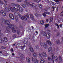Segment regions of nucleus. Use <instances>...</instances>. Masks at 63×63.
Here are the masks:
<instances>
[{
  "mask_svg": "<svg viewBox=\"0 0 63 63\" xmlns=\"http://www.w3.org/2000/svg\"><path fill=\"white\" fill-rule=\"evenodd\" d=\"M12 4L13 6H16L17 8V9L15 8V7L12 8V7H10V9L12 12H15L14 10L16 11H18L20 12H23V9H22V8H19V5L15 4ZM13 9H14V10H13Z\"/></svg>",
  "mask_w": 63,
  "mask_h": 63,
  "instance_id": "obj_1",
  "label": "nucleus"
},
{
  "mask_svg": "<svg viewBox=\"0 0 63 63\" xmlns=\"http://www.w3.org/2000/svg\"><path fill=\"white\" fill-rule=\"evenodd\" d=\"M38 55L40 58V63H45V61L43 58L44 57H47V54H46V53L45 52H43L42 53H39Z\"/></svg>",
  "mask_w": 63,
  "mask_h": 63,
  "instance_id": "obj_2",
  "label": "nucleus"
},
{
  "mask_svg": "<svg viewBox=\"0 0 63 63\" xmlns=\"http://www.w3.org/2000/svg\"><path fill=\"white\" fill-rule=\"evenodd\" d=\"M14 15L15 16H19L20 18L22 20H24V18L25 20H27V17H29L28 16H27V15H24L23 16V17L22 15H20V14L18 12H15L14 13Z\"/></svg>",
  "mask_w": 63,
  "mask_h": 63,
  "instance_id": "obj_3",
  "label": "nucleus"
},
{
  "mask_svg": "<svg viewBox=\"0 0 63 63\" xmlns=\"http://www.w3.org/2000/svg\"><path fill=\"white\" fill-rule=\"evenodd\" d=\"M32 56L34 57V58L33 59V58L32 57V62H34V63H39L37 59V56L36 53H33V54Z\"/></svg>",
  "mask_w": 63,
  "mask_h": 63,
  "instance_id": "obj_4",
  "label": "nucleus"
},
{
  "mask_svg": "<svg viewBox=\"0 0 63 63\" xmlns=\"http://www.w3.org/2000/svg\"><path fill=\"white\" fill-rule=\"evenodd\" d=\"M52 59L50 57L48 58V60L50 61H51L52 60L54 63L53 60H54L56 62H57V61H58V59H57V57L56 56H55L53 57V54L52 53Z\"/></svg>",
  "mask_w": 63,
  "mask_h": 63,
  "instance_id": "obj_5",
  "label": "nucleus"
},
{
  "mask_svg": "<svg viewBox=\"0 0 63 63\" xmlns=\"http://www.w3.org/2000/svg\"><path fill=\"white\" fill-rule=\"evenodd\" d=\"M2 21L3 23L5 24H7L9 28L11 27V25L10 24V22L8 20H6V21L4 19H2Z\"/></svg>",
  "mask_w": 63,
  "mask_h": 63,
  "instance_id": "obj_6",
  "label": "nucleus"
},
{
  "mask_svg": "<svg viewBox=\"0 0 63 63\" xmlns=\"http://www.w3.org/2000/svg\"><path fill=\"white\" fill-rule=\"evenodd\" d=\"M8 41L7 38H3L2 39V38H0V43H1L3 42H7Z\"/></svg>",
  "mask_w": 63,
  "mask_h": 63,
  "instance_id": "obj_7",
  "label": "nucleus"
},
{
  "mask_svg": "<svg viewBox=\"0 0 63 63\" xmlns=\"http://www.w3.org/2000/svg\"><path fill=\"white\" fill-rule=\"evenodd\" d=\"M1 14H2V15L3 16H5L7 14L6 12H3V11L2 10H1L0 11V15H1Z\"/></svg>",
  "mask_w": 63,
  "mask_h": 63,
  "instance_id": "obj_8",
  "label": "nucleus"
},
{
  "mask_svg": "<svg viewBox=\"0 0 63 63\" xmlns=\"http://www.w3.org/2000/svg\"><path fill=\"white\" fill-rule=\"evenodd\" d=\"M47 38L48 39H49L50 38V34L49 32H47V35L46 36Z\"/></svg>",
  "mask_w": 63,
  "mask_h": 63,
  "instance_id": "obj_9",
  "label": "nucleus"
},
{
  "mask_svg": "<svg viewBox=\"0 0 63 63\" xmlns=\"http://www.w3.org/2000/svg\"><path fill=\"white\" fill-rule=\"evenodd\" d=\"M9 16L10 17L11 19H13L14 20V19H15V18L14 17V16L13 15V14H9Z\"/></svg>",
  "mask_w": 63,
  "mask_h": 63,
  "instance_id": "obj_10",
  "label": "nucleus"
},
{
  "mask_svg": "<svg viewBox=\"0 0 63 63\" xmlns=\"http://www.w3.org/2000/svg\"><path fill=\"white\" fill-rule=\"evenodd\" d=\"M52 52V49L51 47H49L48 49V52H50V53H51Z\"/></svg>",
  "mask_w": 63,
  "mask_h": 63,
  "instance_id": "obj_11",
  "label": "nucleus"
},
{
  "mask_svg": "<svg viewBox=\"0 0 63 63\" xmlns=\"http://www.w3.org/2000/svg\"><path fill=\"white\" fill-rule=\"evenodd\" d=\"M46 42L49 45H52V43L49 40H47L46 41Z\"/></svg>",
  "mask_w": 63,
  "mask_h": 63,
  "instance_id": "obj_12",
  "label": "nucleus"
},
{
  "mask_svg": "<svg viewBox=\"0 0 63 63\" xmlns=\"http://www.w3.org/2000/svg\"><path fill=\"white\" fill-rule=\"evenodd\" d=\"M17 33L18 35V37H21V33H20V32L19 31H17Z\"/></svg>",
  "mask_w": 63,
  "mask_h": 63,
  "instance_id": "obj_13",
  "label": "nucleus"
},
{
  "mask_svg": "<svg viewBox=\"0 0 63 63\" xmlns=\"http://www.w3.org/2000/svg\"><path fill=\"white\" fill-rule=\"evenodd\" d=\"M26 61L29 63L30 62V59L29 57H27L26 58Z\"/></svg>",
  "mask_w": 63,
  "mask_h": 63,
  "instance_id": "obj_14",
  "label": "nucleus"
},
{
  "mask_svg": "<svg viewBox=\"0 0 63 63\" xmlns=\"http://www.w3.org/2000/svg\"><path fill=\"white\" fill-rule=\"evenodd\" d=\"M43 47L44 48H47V45L46 43H45L44 45L43 46Z\"/></svg>",
  "mask_w": 63,
  "mask_h": 63,
  "instance_id": "obj_15",
  "label": "nucleus"
},
{
  "mask_svg": "<svg viewBox=\"0 0 63 63\" xmlns=\"http://www.w3.org/2000/svg\"><path fill=\"white\" fill-rule=\"evenodd\" d=\"M29 4L31 6H32V7H36L37 6V5L35 4H34V3H32V5L30 3Z\"/></svg>",
  "mask_w": 63,
  "mask_h": 63,
  "instance_id": "obj_16",
  "label": "nucleus"
},
{
  "mask_svg": "<svg viewBox=\"0 0 63 63\" xmlns=\"http://www.w3.org/2000/svg\"><path fill=\"white\" fill-rule=\"evenodd\" d=\"M12 30L13 32H14V33H15V32H16V29L14 28H12Z\"/></svg>",
  "mask_w": 63,
  "mask_h": 63,
  "instance_id": "obj_17",
  "label": "nucleus"
},
{
  "mask_svg": "<svg viewBox=\"0 0 63 63\" xmlns=\"http://www.w3.org/2000/svg\"><path fill=\"white\" fill-rule=\"evenodd\" d=\"M30 49L31 51L32 52H33L34 51V50H33V48H32V47H30Z\"/></svg>",
  "mask_w": 63,
  "mask_h": 63,
  "instance_id": "obj_18",
  "label": "nucleus"
},
{
  "mask_svg": "<svg viewBox=\"0 0 63 63\" xmlns=\"http://www.w3.org/2000/svg\"><path fill=\"white\" fill-rule=\"evenodd\" d=\"M9 9L10 8H9V7H7L4 10H5V11L7 10V11H9Z\"/></svg>",
  "mask_w": 63,
  "mask_h": 63,
  "instance_id": "obj_19",
  "label": "nucleus"
},
{
  "mask_svg": "<svg viewBox=\"0 0 63 63\" xmlns=\"http://www.w3.org/2000/svg\"><path fill=\"white\" fill-rule=\"evenodd\" d=\"M30 17L31 19H34V16H33V15L31 14L30 15Z\"/></svg>",
  "mask_w": 63,
  "mask_h": 63,
  "instance_id": "obj_20",
  "label": "nucleus"
},
{
  "mask_svg": "<svg viewBox=\"0 0 63 63\" xmlns=\"http://www.w3.org/2000/svg\"><path fill=\"white\" fill-rule=\"evenodd\" d=\"M40 23L41 24H42V25H43L44 24V20H40Z\"/></svg>",
  "mask_w": 63,
  "mask_h": 63,
  "instance_id": "obj_21",
  "label": "nucleus"
},
{
  "mask_svg": "<svg viewBox=\"0 0 63 63\" xmlns=\"http://www.w3.org/2000/svg\"><path fill=\"white\" fill-rule=\"evenodd\" d=\"M42 34L44 36H47V34H46V33L44 32H43Z\"/></svg>",
  "mask_w": 63,
  "mask_h": 63,
  "instance_id": "obj_22",
  "label": "nucleus"
},
{
  "mask_svg": "<svg viewBox=\"0 0 63 63\" xmlns=\"http://www.w3.org/2000/svg\"><path fill=\"white\" fill-rule=\"evenodd\" d=\"M33 1L37 2V3H39L40 1V0H32Z\"/></svg>",
  "mask_w": 63,
  "mask_h": 63,
  "instance_id": "obj_23",
  "label": "nucleus"
},
{
  "mask_svg": "<svg viewBox=\"0 0 63 63\" xmlns=\"http://www.w3.org/2000/svg\"><path fill=\"white\" fill-rule=\"evenodd\" d=\"M56 43L58 44H60V41H59V40H57L56 41Z\"/></svg>",
  "mask_w": 63,
  "mask_h": 63,
  "instance_id": "obj_24",
  "label": "nucleus"
},
{
  "mask_svg": "<svg viewBox=\"0 0 63 63\" xmlns=\"http://www.w3.org/2000/svg\"><path fill=\"white\" fill-rule=\"evenodd\" d=\"M22 6L23 8H25L26 7V5L25 4H23L22 5Z\"/></svg>",
  "mask_w": 63,
  "mask_h": 63,
  "instance_id": "obj_25",
  "label": "nucleus"
},
{
  "mask_svg": "<svg viewBox=\"0 0 63 63\" xmlns=\"http://www.w3.org/2000/svg\"><path fill=\"white\" fill-rule=\"evenodd\" d=\"M44 44L45 43L44 42H42L40 43V45L42 46V47L43 46L44 47Z\"/></svg>",
  "mask_w": 63,
  "mask_h": 63,
  "instance_id": "obj_26",
  "label": "nucleus"
},
{
  "mask_svg": "<svg viewBox=\"0 0 63 63\" xmlns=\"http://www.w3.org/2000/svg\"><path fill=\"white\" fill-rule=\"evenodd\" d=\"M34 15L35 16H36V17H38V16H39V15L37 13H36L34 14Z\"/></svg>",
  "mask_w": 63,
  "mask_h": 63,
  "instance_id": "obj_27",
  "label": "nucleus"
},
{
  "mask_svg": "<svg viewBox=\"0 0 63 63\" xmlns=\"http://www.w3.org/2000/svg\"><path fill=\"white\" fill-rule=\"evenodd\" d=\"M53 19V17H50V22H51V21H52V19Z\"/></svg>",
  "mask_w": 63,
  "mask_h": 63,
  "instance_id": "obj_28",
  "label": "nucleus"
},
{
  "mask_svg": "<svg viewBox=\"0 0 63 63\" xmlns=\"http://www.w3.org/2000/svg\"><path fill=\"white\" fill-rule=\"evenodd\" d=\"M48 25H49V24H46L45 25V28H47V27H48Z\"/></svg>",
  "mask_w": 63,
  "mask_h": 63,
  "instance_id": "obj_29",
  "label": "nucleus"
},
{
  "mask_svg": "<svg viewBox=\"0 0 63 63\" xmlns=\"http://www.w3.org/2000/svg\"><path fill=\"white\" fill-rule=\"evenodd\" d=\"M44 13L46 14H47V15H49V14H50V12H44Z\"/></svg>",
  "mask_w": 63,
  "mask_h": 63,
  "instance_id": "obj_30",
  "label": "nucleus"
},
{
  "mask_svg": "<svg viewBox=\"0 0 63 63\" xmlns=\"http://www.w3.org/2000/svg\"><path fill=\"white\" fill-rule=\"evenodd\" d=\"M24 47H25V45L24 46H23L21 47V48L22 49H23L24 48Z\"/></svg>",
  "mask_w": 63,
  "mask_h": 63,
  "instance_id": "obj_31",
  "label": "nucleus"
},
{
  "mask_svg": "<svg viewBox=\"0 0 63 63\" xmlns=\"http://www.w3.org/2000/svg\"><path fill=\"white\" fill-rule=\"evenodd\" d=\"M57 4H60V2L58 0H57Z\"/></svg>",
  "mask_w": 63,
  "mask_h": 63,
  "instance_id": "obj_32",
  "label": "nucleus"
},
{
  "mask_svg": "<svg viewBox=\"0 0 63 63\" xmlns=\"http://www.w3.org/2000/svg\"><path fill=\"white\" fill-rule=\"evenodd\" d=\"M43 15L44 16V17H45L46 16V14L45 13H43Z\"/></svg>",
  "mask_w": 63,
  "mask_h": 63,
  "instance_id": "obj_33",
  "label": "nucleus"
},
{
  "mask_svg": "<svg viewBox=\"0 0 63 63\" xmlns=\"http://www.w3.org/2000/svg\"><path fill=\"white\" fill-rule=\"evenodd\" d=\"M4 3L5 4H4V5H7V1H4Z\"/></svg>",
  "mask_w": 63,
  "mask_h": 63,
  "instance_id": "obj_34",
  "label": "nucleus"
},
{
  "mask_svg": "<svg viewBox=\"0 0 63 63\" xmlns=\"http://www.w3.org/2000/svg\"><path fill=\"white\" fill-rule=\"evenodd\" d=\"M23 1V0H17L18 2H22Z\"/></svg>",
  "mask_w": 63,
  "mask_h": 63,
  "instance_id": "obj_35",
  "label": "nucleus"
},
{
  "mask_svg": "<svg viewBox=\"0 0 63 63\" xmlns=\"http://www.w3.org/2000/svg\"><path fill=\"white\" fill-rule=\"evenodd\" d=\"M1 47L2 49H5V48H6V47H4V46L2 47Z\"/></svg>",
  "mask_w": 63,
  "mask_h": 63,
  "instance_id": "obj_36",
  "label": "nucleus"
},
{
  "mask_svg": "<svg viewBox=\"0 0 63 63\" xmlns=\"http://www.w3.org/2000/svg\"><path fill=\"white\" fill-rule=\"evenodd\" d=\"M39 6L40 8H42L43 6H42V4H40L39 5Z\"/></svg>",
  "mask_w": 63,
  "mask_h": 63,
  "instance_id": "obj_37",
  "label": "nucleus"
},
{
  "mask_svg": "<svg viewBox=\"0 0 63 63\" xmlns=\"http://www.w3.org/2000/svg\"><path fill=\"white\" fill-rule=\"evenodd\" d=\"M4 4V3L2 1H0V4Z\"/></svg>",
  "mask_w": 63,
  "mask_h": 63,
  "instance_id": "obj_38",
  "label": "nucleus"
},
{
  "mask_svg": "<svg viewBox=\"0 0 63 63\" xmlns=\"http://www.w3.org/2000/svg\"><path fill=\"white\" fill-rule=\"evenodd\" d=\"M13 37L14 38H15V37H16V34H14L13 35Z\"/></svg>",
  "mask_w": 63,
  "mask_h": 63,
  "instance_id": "obj_39",
  "label": "nucleus"
},
{
  "mask_svg": "<svg viewBox=\"0 0 63 63\" xmlns=\"http://www.w3.org/2000/svg\"><path fill=\"white\" fill-rule=\"evenodd\" d=\"M24 56L23 55H22L21 56V57L22 58H24V57H23Z\"/></svg>",
  "mask_w": 63,
  "mask_h": 63,
  "instance_id": "obj_40",
  "label": "nucleus"
},
{
  "mask_svg": "<svg viewBox=\"0 0 63 63\" xmlns=\"http://www.w3.org/2000/svg\"><path fill=\"white\" fill-rule=\"evenodd\" d=\"M24 44H27V41H24Z\"/></svg>",
  "mask_w": 63,
  "mask_h": 63,
  "instance_id": "obj_41",
  "label": "nucleus"
},
{
  "mask_svg": "<svg viewBox=\"0 0 63 63\" xmlns=\"http://www.w3.org/2000/svg\"><path fill=\"white\" fill-rule=\"evenodd\" d=\"M15 18L16 19V21H17V17H15Z\"/></svg>",
  "mask_w": 63,
  "mask_h": 63,
  "instance_id": "obj_42",
  "label": "nucleus"
},
{
  "mask_svg": "<svg viewBox=\"0 0 63 63\" xmlns=\"http://www.w3.org/2000/svg\"><path fill=\"white\" fill-rule=\"evenodd\" d=\"M49 20H50L49 19L48 20V19H47L46 20V21L47 22H48V21H49Z\"/></svg>",
  "mask_w": 63,
  "mask_h": 63,
  "instance_id": "obj_43",
  "label": "nucleus"
},
{
  "mask_svg": "<svg viewBox=\"0 0 63 63\" xmlns=\"http://www.w3.org/2000/svg\"><path fill=\"white\" fill-rule=\"evenodd\" d=\"M26 5H28V4H29V2H28L26 1Z\"/></svg>",
  "mask_w": 63,
  "mask_h": 63,
  "instance_id": "obj_44",
  "label": "nucleus"
},
{
  "mask_svg": "<svg viewBox=\"0 0 63 63\" xmlns=\"http://www.w3.org/2000/svg\"><path fill=\"white\" fill-rule=\"evenodd\" d=\"M11 50L12 52H13V51H14V49L13 48H12Z\"/></svg>",
  "mask_w": 63,
  "mask_h": 63,
  "instance_id": "obj_45",
  "label": "nucleus"
},
{
  "mask_svg": "<svg viewBox=\"0 0 63 63\" xmlns=\"http://www.w3.org/2000/svg\"><path fill=\"white\" fill-rule=\"evenodd\" d=\"M44 11H45V12H47V9H45Z\"/></svg>",
  "mask_w": 63,
  "mask_h": 63,
  "instance_id": "obj_46",
  "label": "nucleus"
},
{
  "mask_svg": "<svg viewBox=\"0 0 63 63\" xmlns=\"http://www.w3.org/2000/svg\"><path fill=\"white\" fill-rule=\"evenodd\" d=\"M52 8H53V10H54V9H55V7H54V6H53L52 7Z\"/></svg>",
  "mask_w": 63,
  "mask_h": 63,
  "instance_id": "obj_47",
  "label": "nucleus"
},
{
  "mask_svg": "<svg viewBox=\"0 0 63 63\" xmlns=\"http://www.w3.org/2000/svg\"><path fill=\"white\" fill-rule=\"evenodd\" d=\"M60 26L61 27L62 26V25L61 24L60 25Z\"/></svg>",
  "mask_w": 63,
  "mask_h": 63,
  "instance_id": "obj_48",
  "label": "nucleus"
},
{
  "mask_svg": "<svg viewBox=\"0 0 63 63\" xmlns=\"http://www.w3.org/2000/svg\"><path fill=\"white\" fill-rule=\"evenodd\" d=\"M12 55H13L14 56V55H15V54L14 53H12Z\"/></svg>",
  "mask_w": 63,
  "mask_h": 63,
  "instance_id": "obj_49",
  "label": "nucleus"
},
{
  "mask_svg": "<svg viewBox=\"0 0 63 63\" xmlns=\"http://www.w3.org/2000/svg\"><path fill=\"white\" fill-rule=\"evenodd\" d=\"M0 53H2V51H0Z\"/></svg>",
  "mask_w": 63,
  "mask_h": 63,
  "instance_id": "obj_50",
  "label": "nucleus"
},
{
  "mask_svg": "<svg viewBox=\"0 0 63 63\" xmlns=\"http://www.w3.org/2000/svg\"><path fill=\"white\" fill-rule=\"evenodd\" d=\"M36 33H37V35H38V32H37V31H36Z\"/></svg>",
  "mask_w": 63,
  "mask_h": 63,
  "instance_id": "obj_51",
  "label": "nucleus"
},
{
  "mask_svg": "<svg viewBox=\"0 0 63 63\" xmlns=\"http://www.w3.org/2000/svg\"><path fill=\"white\" fill-rule=\"evenodd\" d=\"M15 45H16V43H14V44L13 45L15 46Z\"/></svg>",
  "mask_w": 63,
  "mask_h": 63,
  "instance_id": "obj_52",
  "label": "nucleus"
},
{
  "mask_svg": "<svg viewBox=\"0 0 63 63\" xmlns=\"http://www.w3.org/2000/svg\"><path fill=\"white\" fill-rule=\"evenodd\" d=\"M59 58H60V59H61V57H60Z\"/></svg>",
  "mask_w": 63,
  "mask_h": 63,
  "instance_id": "obj_53",
  "label": "nucleus"
},
{
  "mask_svg": "<svg viewBox=\"0 0 63 63\" xmlns=\"http://www.w3.org/2000/svg\"><path fill=\"white\" fill-rule=\"evenodd\" d=\"M48 32H50V30H48Z\"/></svg>",
  "mask_w": 63,
  "mask_h": 63,
  "instance_id": "obj_54",
  "label": "nucleus"
},
{
  "mask_svg": "<svg viewBox=\"0 0 63 63\" xmlns=\"http://www.w3.org/2000/svg\"><path fill=\"white\" fill-rule=\"evenodd\" d=\"M59 26H58L57 27V28H59Z\"/></svg>",
  "mask_w": 63,
  "mask_h": 63,
  "instance_id": "obj_55",
  "label": "nucleus"
},
{
  "mask_svg": "<svg viewBox=\"0 0 63 63\" xmlns=\"http://www.w3.org/2000/svg\"><path fill=\"white\" fill-rule=\"evenodd\" d=\"M32 29H34V27H33L32 26Z\"/></svg>",
  "mask_w": 63,
  "mask_h": 63,
  "instance_id": "obj_56",
  "label": "nucleus"
},
{
  "mask_svg": "<svg viewBox=\"0 0 63 63\" xmlns=\"http://www.w3.org/2000/svg\"><path fill=\"white\" fill-rule=\"evenodd\" d=\"M0 34H1V30H0Z\"/></svg>",
  "mask_w": 63,
  "mask_h": 63,
  "instance_id": "obj_57",
  "label": "nucleus"
},
{
  "mask_svg": "<svg viewBox=\"0 0 63 63\" xmlns=\"http://www.w3.org/2000/svg\"><path fill=\"white\" fill-rule=\"evenodd\" d=\"M59 25H58V24H57V26H59Z\"/></svg>",
  "mask_w": 63,
  "mask_h": 63,
  "instance_id": "obj_58",
  "label": "nucleus"
},
{
  "mask_svg": "<svg viewBox=\"0 0 63 63\" xmlns=\"http://www.w3.org/2000/svg\"><path fill=\"white\" fill-rule=\"evenodd\" d=\"M16 48H17V47H16Z\"/></svg>",
  "mask_w": 63,
  "mask_h": 63,
  "instance_id": "obj_59",
  "label": "nucleus"
},
{
  "mask_svg": "<svg viewBox=\"0 0 63 63\" xmlns=\"http://www.w3.org/2000/svg\"><path fill=\"white\" fill-rule=\"evenodd\" d=\"M54 9H53V11H54Z\"/></svg>",
  "mask_w": 63,
  "mask_h": 63,
  "instance_id": "obj_60",
  "label": "nucleus"
},
{
  "mask_svg": "<svg viewBox=\"0 0 63 63\" xmlns=\"http://www.w3.org/2000/svg\"><path fill=\"white\" fill-rule=\"evenodd\" d=\"M25 1H28V0H25Z\"/></svg>",
  "mask_w": 63,
  "mask_h": 63,
  "instance_id": "obj_61",
  "label": "nucleus"
},
{
  "mask_svg": "<svg viewBox=\"0 0 63 63\" xmlns=\"http://www.w3.org/2000/svg\"><path fill=\"white\" fill-rule=\"evenodd\" d=\"M53 6H54V5L53 4Z\"/></svg>",
  "mask_w": 63,
  "mask_h": 63,
  "instance_id": "obj_62",
  "label": "nucleus"
},
{
  "mask_svg": "<svg viewBox=\"0 0 63 63\" xmlns=\"http://www.w3.org/2000/svg\"><path fill=\"white\" fill-rule=\"evenodd\" d=\"M61 13H63V12H62Z\"/></svg>",
  "mask_w": 63,
  "mask_h": 63,
  "instance_id": "obj_63",
  "label": "nucleus"
},
{
  "mask_svg": "<svg viewBox=\"0 0 63 63\" xmlns=\"http://www.w3.org/2000/svg\"><path fill=\"white\" fill-rule=\"evenodd\" d=\"M58 63H60V62H59Z\"/></svg>",
  "mask_w": 63,
  "mask_h": 63,
  "instance_id": "obj_64",
  "label": "nucleus"
}]
</instances>
